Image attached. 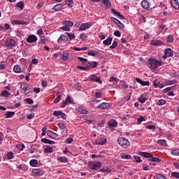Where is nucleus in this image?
<instances>
[{"instance_id":"1","label":"nucleus","mask_w":179,"mask_h":179,"mask_svg":"<svg viewBox=\"0 0 179 179\" xmlns=\"http://www.w3.org/2000/svg\"><path fill=\"white\" fill-rule=\"evenodd\" d=\"M162 60H157L155 57L148 58V65L151 69H157L159 66H162Z\"/></svg>"},{"instance_id":"2","label":"nucleus","mask_w":179,"mask_h":179,"mask_svg":"<svg viewBox=\"0 0 179 179\" xmlns=\"http://www.w3.org/2000/svg\"><path fill=\"white\" fill-rule=\"evenodd\" d=\"M103 164L100 162H88V167L90 170H95L97 171L99 169L101 168Z\"/></svg>"},{"instance_id":"3","label":"nucleus","mask_w":179,"mask_h":179,"mask_svg":"<svg viewBox=\"0 0 179 179\" xmlns=\"http://www.w3.org/2000/svg\"><path fill=\"white\" fill-rule=\"evenodd\" d=\"M117 142H118L119 145H120L121 147L124 148V149H127V148H128V146H129V145H131V143H129V141H128V139H127L124 137H120L117 139Z\"/></svg>"},{"instance_id":"4","label":"nucleus","mask_w":179,"mask_h":179,"mask_svg":"<svg viewBox=\"0 0 179 179\" xmlns=\"http://www.w3.org/2000/svg\"><path fill=\"white\" fill-rule=\"evenodd\" d=\"M92 26H93L92 22H85L80 25L79 30L83 31V30H86V29H90V27H92Z\"/></svg>"},{"instance_id":"5","label":"nucleus","mask_w":179,"mask_h":179,"mask_svg":"<svg viewBox=\"0 0 179 179\" xmlns=\"http://www.w3.org/2000/svg\"><path fill=\"white\" fill-rule=\"evenodd\" d=\"M6 47H15L16 45V41L14 39L8 38L6 41Z\"/></svg>"},{"instance_id":"6","label":"nucleus","mask_w":179,"mask_h":179,"mask_svg":"<svg viewBox=\"0 0 179 179\" xmlns=\"http://www.w3.org/2000/svg\"><path fill=\"white\" fill-rule=\"evenodd\" d=\"M107 143V139L104 138H99L95 141V145H103Z\"/></svg>"},{"instance_id":"7","label":"nucleus","mask_w":179,"mask_h":179,"mask_svg":"<svg viewBox=\"0 0 179 179\" xmlns=\"http://www.w3.org/2000/svg\"><path fill=\"white\" fill-rule=\"evenodd\" d=\"M20 87L24 90V94H29L30 93V90L29 89V85L27 84H21Z\"/></svg>"},{"instance_id":"8","label":"nucleus","mask_w":179,"mask_h":179,"mask_svg":"<svg viewBox=\"0 0 179 179\" xmlns=\"http://www.w3.org/2000/svg\"><path fill=\"white\" fill-rule=\"evenodd\" d=\"M68 104H72V101L71 100V96L69 95L62 101V107L64 108L65 106H68Z\"/></svg>"},{"instance_id":"9","label":"nucleus","mask_w":179,"mask_h":179,"mask_svg":"<svg viewBox=\"0 0 179 179\" xmlns=\"http://www.w3.org/2000/svg\"><path fill=\"white\" fill-rule=\"evenodd\" d=\"M151 44L152 45H155V47H159L160 45H164V43H163V41L160 40L155 39L151 41Z\"/></svg>"},{"instance_id":"10","label":"nucleus","mask_w":179,"mask_h":179,"mask_svg":"<svg viewBox=\"0 0 179 179\" xmlns=\"http://www.w3.org/2000/svg\"><path fill=\"white\" fill-rule=\"evenodd\" d=\"M111 12L115 16H117L121 20L125 19V17L121 15V13L116 11L114 8H111Z\"/></svg>"},{"instance_id":"11","label":"nucleus","mask_w":179,"mask_h":179,"mask_svg":"<svg viewBox=\"0 0 179 179\" xmlns=\"http://www.w3.org/2000/svg\"><path fill=\"white\" fill-rule=\"evenodd\" d=\"M111 12L115 16H117L121 20L125 19V17L121 15V13L116 11L114 8H111Z\"/></svg>"},{"instance_id":"12","label":"nucleus","mask_w":179,"mask_h":179,"mask_svg":"<svg viewBox=\"0 0 179 179\" xmlns=\"http://www.w3.org/2000/svg\"><path fill=\"white\" fill-rule=\"evenodd\" d=\"M27 43H36L37 41V36L36 35H29L27 38Z\"/></svg>"},{"instance_id":"13","label":"nucleus","mask_w":179,"mask_h":179,"mask_svg":"<svg viewBox=\"0 0 179 179\" xmlns=\"http://www.w3.org/2000/svg\"><path fill=\"white\" fill-rule=\"evenodd\" d=\"M47 135L50 136V138H52V139H55L58 137V134L51 130L47 131Z\"/></svg>"},{"instance_id":"14","label":"nucleus","mask_w":179,"mask_h":179,"mask_svg":"<svg viewBox=\"0 0 179 179\" xmlns=\"http://www.w3.org/2000/svg\"><path fill=\"white\" fill-rule=\"evenodd\" d=\"M136 80L138 83H140L141 86H149L150 85L149 81H143L141 78H136Z\"/></svg>"},{"instance_id":"15","label":"nucleus","mask_w":179,"mask_h":179,"mask_svg":"<svg viewBox=\"0 0 179 179\" xmlns=\"http://www.w3.org/2000/svg\"><path fill=\"white\" fill-rule=\"evenodd\" d=\"M171 4L174 9L178 10L179 9V2L178 0H171Z\"/></svg>"},{"instance_id":"16","label":"nucleus","mask_w":179,"mask_h":179,"mask_svg":"<svg viewBox=\"0 0 179 179\" xmlns=\"http://www.w3.org/2000/svg\"><path fill=\"white\" fill-rule=\"evenodd\" d=\"M77 111L80 113V114H87V109L85 106H80L77 108Z\"/></svg>"},{"instance_id":"17","label":"nucleus","mask_w":179,"mask_h":179,"mask_svg":"<svg viewBox=\"0 0 179 179\" xmlns=\"http://www.w3.org/2000/svg\"><path fill=\"white\" fill-rule=\"evenodd\" d=\"M142 7L144 9H149L150 8V3L148 0H143L141 2Z\"/></svg>"},{"instance_id":"18","label":"nucleus","mask_w":179,"mask_h":179,"mask_svg":"<svg viewBox=\"0 0 179 179\" xmlns=\"http://www.w3.org/2000/svg\"><path fill=\"white\" fill-rule=\"evenodd\" d=\"M90 80H92V82H96L99 83H103V81H101V78L100 77L96 76V75H92L91 76Z\"/></svg>"},{"instance_id":"19","label":"nucleus","mask_w":179,"mask_h":179,"mask_svg":"<svg viewBox=\"0 0 179 179\" xmlns=\"http://www.w3.org/2000/svg\"><path fill=\"white\" fill-rule=\"evenodd\" d=\"M66 41H68V36L64 34H62L58 39V43H66Z\"/></svg>"},{"instance_id":"20","label":"nucleus","mask_w":179,"mask_h":179,"mask_svg":"<svg viewBox=\"0 0 179 179\" xmlns=\"http://www.w3.org/2000/svg\"><path fill=\"white\" fill-rule=\"evenodd\" d=\"M32 173H33V174H34V176H37L39 177L43 176V173L41 172V169H32Z\"/></svg>"},{"instance_id":"21","label":"nucleus","mask_w":179,"mask_h":179,"mask_svg":"<svg viewBox=\"0 0 179 179\" xmlns=\"http://www.w3.org/2000/svg\"><path fill=\"white\" fill-rule=\"evenodd\" d=\"M140 156H142L143 157H145V159H151L152 154L149 152H139Z\"/></svg>"},{"instance_id":"22","label":"nucleus","mask_w":179,"mask_h":179,"mask_svg":"<svg viewBox=\"0 0 179 179\" xmlns=\"http://www.w3.org/2000/svg\"><path fill=\"white\" fill-rule=\"evenodd\" d=\"M108 107H110V103L106 102H103L97 106L98 108H101L102 110H106V108H108Z\"/></svg>"},{"instance_id":"23","label":"nucleus","mask_w":179,"mask_h":179,"mask_svg":"<svg viewBox=\"0 0 179 179\" xmlns=\"http://www.w3.org/2000/svg\"><path fill=\"white\" fill-rule=\"evenodd\" d=\"M65 4L63 3H59V4H56L55 6H53L52 9L53 10H61L62 9V8H64Z\"/></svg>"},{"instance_id":"24","label":"nucleus","mask_w":179,"mask_h":179,"mask_svg":"<svg viewBox=\"0 0 179 179\" xmlns=\"http://www.w3.org/2000/svg\"><path fill=\"white\" fill-rule=\"evenodd\" d=\"M98 64L99 63H97V62H88L87 66H88V69L90 68L93 69V68H96Z\"/></svg>"},{"instance_id":"25","label":"nucleus","mask_w":179,"mask_h":179,"mask_svg":"<svg viewBox=\"0 0 179 179\" xmlns=\"http://www.w3.org/2000/svg\"><path fill=\"white\" fill-rule=\"evenodd\" d=\"M164 54L166 57H173V50L170 48L166 49L164 50Z\"/></svg>"},{"instance_id":"26","label":"nucleus","mask_w":179,"mask_h":179,"mask_svg":"<svg viewBox=\"0 0 179 179\" xmlns=\"http://www.w3.org/2000/svg\"><path fill=\"white\" fill-rule=\"evenodd\" d=\"M41 141L43 142V143H48L49 145H54L55 141L48 140L47 138H41Z\"/></svg>"},{"instance_id":"27","label":"nucleus","mask_w":179,"mask_h":179,"mask_svg":"<svg viewBox=\"0 0 179 179\" xmlns=\"http://www.w3.org/2000/svg\"><path fill=\"white\" fill-rule=\"evenodd\" d=\"M13 23L14 24H27V22L24 20H13Z\"/></svg>"},{"instance_id":"28","label":"nucleus","mask_w":179,"mask_h":179,"mask_svg":"<svg viewBox=\"0 0 179 179\" xmlns=\"http://www.w3.org/2000/svg\"><path fill=\"white\" fill-rule=\"evenodd\" d=\"M58 162H60V163H68V158L66 157H57Z\"/></svg>"},{"instance_id":"29","label":"nucleus","mask_w":179,"mask_h":179,"mask_svg":"<svg viewBox=\"0 0 179 179\" xmlns=\"http://www.w3.org/2000/svg\"><path fill=\"white\" fill-rule=\"evenodd\" d=\"M113 41V38H108L106 40L103 41V44L105 45H111V43Z\"/></svg>"},{"instance_id":"30","label":"nucleus","mask_w":179,"mask_h":179,"mask_svg":"<svg viewBox=\"0 0 179 179\" xmlns=\"http://www.w3.org/2000/svg\"><path fill=\"white\" fill-rule=\"evenodd\" d=\"M13 71L15 73H20V72H22V68H20V66L16 65L14 66Z\"/></svg>"},{"instance_id":"31","label":"nucleus","mask_w":179,"mask_h":179,"mask_svg":"<svg viewBox=\"0 0 179 179\" xmlns=\"http://www.w3.org/2000/svg\"><path fill=\"white\" fill-rule=\"evenodd\" d=\"M69 57V52H64L62 57V61H68Z\"/></svg>"},{"instance_id":"32","label":"nucleus","mask_w":179,"mask_h":179,"mask_svg":"<svg viewBox=\"0 0 179 179\" xmlns=\"http://www.w3.org/2000/svg\"><path fill=\"white\" fill-rule=\"evenodd\" d=\"M150 162H155V163H160L161 159L157 158V157H153V155H152L151 158L149 159Z\"/></svg>"},{"instance_id":"33","label":"nucleus","mask_w":179,"mask_h":179,"mask_svg":"<svg viewBox=\"0 0 179 179\" xmlns=\"http://www.w3.org/2000/svg\"><path fill=\"white\" fill-rule=\"evenodd\" d=\"M118 124V123L117 122V121L113 120H110L108 122V125L109 127H117V125Z\"/></svg>"},{"instance_id":"34","label":"nucleus","mask_w":179,"mask_h":179,"mask_svg":"<svg viewBox=\"0 0 179 179\" xmlns=\"http://www.w3.org/2000/svg\"><path fill=\"white\" fill-rule=\"evenodd\" d=\"M147 99L143 96V94H141L140 97H138V101L140 103H142V104H143V103H145V101H146Z\"/></svg>"},{"instance_id":"35","label":"nucleus","mask_w":179,"mask_h":179,"mask_svg":"<svg viewBox=\"0 0 179 179\" xmlns=\"http://www.w3.org/2000/svg\"><path fill=\"white\" fill-rule=\"evenodd\" d=\"M102 3L103 5L106 6V8L111 7V2H110L109 0H102Z\"/></svg>"},{"instance_id":"36","label":"nucleus","mask_w":179,"mask_h":179,"mask_svg":"<svg viewBox=\"0 0 179 179\" xmlns=\"http://www.w3.org/2000/svg\"><path fill=\"white\" fill-rule=\"evenodd\" d=\"M13 115H15V112L8 111L6 113V118H12V117H13Z\"/></svg>"},{"instance_id":"37","label":"nucleus","mask_w":179,"mask_h":179,"mask_svg":"<svg viewBox=\"0 0 179 179\" xmlns=\"http://www.w3.org/2000/svg\"><path fill=\"white\" fill-rule=\"evenodd\" d=\"M99 52H97V51L96 50H90L88 52V55L91 56V57H96V55H98Z\"/></svg>"},{"instance_id":"38","label":"nucleus","mask_w":179,"mask_h":179,"mask_svg":"<svg viewBox=\"0 0 179 179\" xmlns=\"http://www.w3.org/2000/svg\"><path fill=\"white\" fill-rule=\"evenodd\" d=\"M29 163L30 166L32 167H36L37 166V163H38V161H37V159H31Z\"/></svg>"},{"instance_id":"39","label":"nucleus","mask_w":179,"mask_h":179,"mask_svg":"<svg viewBox=\"0 0 179 179\" xmlns=\"http://www.w3.org/2000/svg\"><path fill=\"white\" fill-rule=\"evenodd\" d=\"M78 59L80 62H82L83 65H86V62H87V59H85L80 57H78Z\"/></svg>"},{"instance_id":"40","label":"nucleus","mask_w":179,"mask_h":179,"mask_svg":"<svg viewBox=\"0 0 179 179\" xmlns=\"http://www.w3.org/2000/svg\"><path fill=\"white\" fill-rule=\"evenodd\" d=\"M44 151L45 152V153H52V148L47 145L46 148L44 149Z\"/></svg>"},{"instance_id":"41","label":"nucleus","mask_w":179,"mask_h":179,"mask_svg":"<svg viewBox=\"0 0 179 179\" xmlns=\"http://www.w3.org/2000/svg\"><path fill=\"white\" fill-rule=\"evenodd\" d=\"M158 145H161V146H167V143L166 140H159Z\"/></svg>"},{"instance_id":"42","label":"nucleus","mask_w":179,"mask_h":179,"mask_svg":"<svg viewBox=\"0 0 179 179\" xmlns=\"http://www.w3.org/2000/svg\"><path fill=\"white\" fill-rule=\"evenodd\" d=\"M100 171L102 173H111V169H108V167H103Z\"/></svg>"},{"instance_id":"43","label":"nucleus","mask_w":179,"mask_h":179,"mask_svg":"<svg viewBox=\"0 0 179 179\" xmlns=\"http://www.w3.org/2000/svg\"><path fill=\"white\" fill-rule=\"evenodd\" d=\"M16 6L20 8V9H23L24 8V3H23V1H20L16 4Z\"/></svg>"},{"instance_id":"44","label":"nucleus","mask_w":179,"mask_h":179,"mask_svg":"<svg viewBox=\"0 0 179 179\" xmlns=\"http://www.w3.org/2000/svg\"><path fill=\"white\" fill-rule=\"evenodd\" d=\"M10 94V93H9V92L6 91V90H3L1 92V95L3 96V97H9V95Z\"/></svg>"},{"instance_id":"45","label":"nucleus","mask_w":179,"mask_h":179,"mask_svg":"<svg viewBox=\"0 0 179 179\" xmlns=\"http://www.w3.org/2000/svg\"><path fill=\"white\" fill-rule=\"evenodd\" d=\"M157 106H164V104H166V100L164 99H159L157 102Z\"/></svg>"},{"instance_id":"46","label":"nucleus","mask_w":179,"mask_h":179,"mask_svg":"<svg viewBox=\"0 0 179 179\" xmlns=\"http://www.w3.org/2000/svg\"><path fill=\"white\" fill-rule=\"evenodd\" d=\"M174 40V38L173 37V35H169L166 38L167 43H173Z\"/></svg>"},{"instance_id":"47","label":"nucleus","mask_w":179,"mask_h":179,"mask_svg":"<svg viewBox=\"0 0 179 179\" xmlns=\"http://www.w3.org/2000/svg\"><path fill=\"white\" fill-rule=\"evenodd\" d=\"M65 26H67L68 27H72L73 26V22L71 21H65L64 22Z\"/></svg>"},{"instance_id":"48","label":"nucleus","mask_w":179,"mask_h":179,"mask_svg":"<svg viewBox=\"0 0 179 179\" xmlns=\"http://www.w3.org/2000/svg\"><path fill=\"white\" fill-rule=\"evenodd\" d=\"M78 69H81L82 71H89V66H77Z\"/></svg>"},{"instance_id":"49","label":"nucleus","mask_w":179,"mask_h":179,"mask_svg":"<svg viewBox=\"0 0 179 179\" xmlns=\"http://www.w3.org/2000/svg\"><path fill=\"white\" fill-rule=\"evenodd\" d=\"M171 155L174 156H179V149H175L171 151Z\"/></svg>"},{"instance_id":"50","label":"nucleus","mask_w":179,"mask_h":179,"mask_svg":"<svg viewBox=\"0 0 179 179\" xmlns=\"http://www.w3.org/2000/svg\"><path fill=\"white\" fill-rule=\"evenodd\" d=\"M62 114V111L61 110H55L53 112V115H55V117H59V115H61Z\"/></svg>"},{"instance_id":"51","label":"nucleus","mask_w":179,"mask_h":179,"mask_svg":"<svg viewBox=\"0 0 179 179\" xmlns=\"http://www.w3.org/2000/svg\"><path fill=\"white\" fill-rule=\"evenodd\" d=\"M66 5L69 6H73V0H66Z\"/></svg>"},{"instance_id":"52","label":"nucleus","mask_w":179,"mask_h":179,"mask_svg":"<svg viewBox=\"0 0 179 179\" xmlns=\"http://www.w3.org/2000/svg\"><path fill=\"white\" fill-rule=\"evenodd\" d=\"M117 45H118V42H117L116 41H115L113 43L112 45L110 46V48L111 50H114V48H115Z\"/></svg>"},{"instance_id":"53","label":"nucleus","mask_w":179,"mask_h":179,"mask_svg":"<svg viewBox=\"0 0 179 179\" xmlns=\"http://www.w3.org/2000/svg\"><path fill=\"white\" fill-rule=\"evenodd\" d=\"M47 129H48L47 127H44L42 128V134H41L42 136H45V134H47Z\"/></svg>"},{"instance_id":"54","label":"nucleus","mask_w":179,"mask_h":179,"mask_svg":"<svg viewBox=\"0 0 179 179\" xmlns=\"http://www.w3.org/2000/svg\"><path fill=\"white\" fill-rule=\"evenodd\" d=\"M121 157L122 159H129L131 157V155H126L125 153H122L121 154Z\"/></svg>"},{"instance_id":"55","label":"nucleus","mask_w":179,"mask_h":179,"mask_svg":"<svg viewBox=\"0 0 179 179\" xmlns=\"http://www.w3.org/2000/svg\"><path fill=\"white\" fill-rule=\"evenodd\" d=\"M142 121H145V117L143 116H140L138 119H137V122L138 123V124H140Z\"/></svg>"},{"instance_id":"56","label":"nucleus","mask_w":179,"mask_h":179,"mask_svg":"<svg viewBox=\"0 0 179 179\" xmlns=\"http://www.w3.org/2000/svg\"><path fill=\"white\" fill-rule=\"evenodd\" d=\"M60 29H62V30H64V31H71V28H69V27H67L66 25L60 27Z\"/></svg>"},{"instance_id":"57","label":"nucleus","mask_w":179,"mask_h":179,"mask_svg":"<svg viewBox=\"0 0 179 179\" xmlns=\"http://www.w3.org/2000/svg\"><path fill=\"white\" fill-rule=\"evenodd\" d=\"M171 177H174L175 178L179 179V173L178 172H173L171 173Z\"/></svg>"},{"instance_id":"58","label":"nucleus","mask_w":179,"mask_h":179,"mask_svg":"<svg viewBox=\"0 0 179 179\" xmlns=\"http://www.w3.org/2000/svg\"><path fill=\"white\" fill-rule=\"evenodd\" d=\"M57 127H59V129L62 130V129H65V124H64V123H58L57 124Z\"/></svg>"},{"instance_id":"59","label":"nucleus","mask_w":179,"mask_h":179,"mask_svg":"<svg viewBox=\"0 0 179 179\" xmlns=\"http://www.w3.org/2000/svg\"><path fill=\"white\" fill-rule=\"evenodd\" d=\"M26 103H28V104H33L34 103V101H33V99H30V98H27L25 99Z\"/></svg>"},{"instance_id":"60","label":"nucleus","mask_w":179,"mask_h":179,"mask_svg":"<svg viewBox=\"0 0 179 179\" xmlns=\"http://www.w3.org/2000/svg\"><path fill=\"white\" fill-rule=\"evenodd\" d=\"M7 157L9 160H10L11 159H13V152H10L7 154Z\"/></svg>"},{"instance_id":"61","label":"nucleus","mask_w":179,"mask_h":179,"mask_svg":"<svg viewBox=\"0 0 179 179\" xmlns=\"http://www.w3.org/2000/svg\"><path fill=\"white\" fill-rule=\"evenodd\" d=\"M66 34L70 40H73V38H75V34L71 33H66Z\"/></svg>"},{"instance_id":"62","label":"nucleus","mask_w":179,"mask_h":179,"mask_svg":"<svg viewBox=\"0 0 179 179\" xmlns=\"http://www.w3.org/2000/svg\"><path fill=\"white\" fill-rule=\"evenodd\" d=\"M156 178L157 179H167L165 178L164 176L162 175V174H157L156 175Z\"/></svg>"},{"instance_id":"63","label":"nucleus","mask_w":179,"mask_h":179,"mask_svg":"<svg viewBox=\"0 0 179 179\" xmlns=\"http://www.w3.org/2000/svg\"><path fill=\"white\" fill-rule=\"evenodd\" d=\"M65 142L66 143H69V144L72 143V142H73V138H66Z\"/></svg>"},{"instance_id":"64","label":"nucleus","mask_w":179,"mask_h":179,"mask_svg":"<svg viewBox=\"0 0 179 179\" xmlns=\"http://www.w3.org/2000/svg\"><path fill=\"white\" fill-rule=\"evenodd\" d=\"M110 20H112V22H114L115 23V24H118V22H120V20H118V19H117L114 17H111Z\"/></svg>"}]
</instances>
